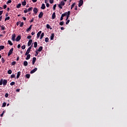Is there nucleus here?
<instances>
[{"mask_svg":"<svg viewBox=\"0 0 127 127\" xmlns=\"http://www.w3.org/2000/svg\"><path fill=\"white\" fill-rule=\"evenodd\" d=\"M63 17H64V16H63V15L62 14V16H61V19H60V20H63V19H64V18H63Z\"/></svg>","mask_w":127,"mask_h":127,"instance_id":"nucleus-47","label":"nucleus"},{"mask_svg":"<svg viewBox=\"0 0 127 127\" xmlns=\"http://www.w3.org/2000/svg\"><path fill=\"white\" fill-rule=\"evenodd\" d=\"M1 62L2 64H3L4 62H5V60H4V59H3V58H1Z\"/></svg>","mask_w":127,"mask_h":127,"instance_id":"nucleus-41","label":"nucleus"},{"mask_svg":"<svg viewBox=\"0 0 127 127\" xmlns=\"http://www.w3.org/2000/svg\"><path fill=\"white\" fill-rule=\"evenodd\" d=\"M34 34H35V32H32L31 33V35H34Z\"/></svg>","mask_w":127,"mask_h":127,"instance_id":"nucleus-64","label":"nucleus"},{"mask_svg":"<svg viewBox=\"0 0 127 127\" xmlns=\"http://www.w3.org/2000/svg\"><path fill=\"white\" fill-rule=\"evenodd\" d=\"M45 7H46V6H45V4L43 3V4H42L41 7V9H45Z\"/></svg>","mask_w":127,"mask_h":127,"instance_id":"nucleus-17","label":"nucleus"},{"mask_svg":"<svg viewBox=\"0 0 127 127\" xmlns=\"http://www.w3.org/2000/svg\"><path fill=\"white\" fill-rule=\"evenodd\" d=\"M6 84H7V80L6 79H1L0 80V86L1 85H3V86H6Z\"/></svg>","mask_w":127,"mask_h":127,"instance_id":"nucleus-1","label":"nucleus"},{"mask_svg":"<svg viewBox=\"0 0 127 127\" xmlns=\"http://www.w3.org/2000/svg\"><path fill=\"white\" fill-rule=\"evenodd\" d=\"M30 30H31V29L29 27L26 29L27 32H28V31H30Z\"/></svg>","mask_w":127,"mask_h":127,"instance_id":"nucleus-48","label":"nucleus"},{"mask_svg":"<svg viewBox=\"0 0 127 127\" xmlns=\"http://www.w3.org/2000/svg\"><path fill=\"white\" fill-rule=\"evenodd\" d=\"M11 0H8L7 2H6V4H8V3H11Z\"/></svg>","mask_w":127,"mask_h":127,"instance_id":"nucleus-42","label":"nucleus"},{"mask_svg":"<svg viewBox=\"0 0 127 127\" xmlns=\"http://www.w3.org/2000/svg\"><path fill=\"white\" fill-rule=\"evenodd\" d=\"M26 56H27L25 58L26 60H29V59H30V54H28L27 55H26Z\"/></svg>","mask_w":127,"mask_h":127,"instance_id":"nucleus-13","label":"nucleus"},{"mask_svg":"<svg viewBox=\"0 0 127 127\" xmlns=\"http://www.w3.org/2000/svg\"><path fill=\"white\" fill-rule=\"evenodd\" d=\"M50 3H53V2H54V0H50Z\"/></svg>","mask_w":127,"mask_h":127,"instance_id":"nucleus-53","label":"nucleus"},{"mask_svg":"<svg viewBox=\"0 0 127 127\" xmlns=\"http://www.w3.org/2000/svg\"><path fill=\"white\" fill-rule=\"evenodd\" d=\"M70 13H71V12L70 11H67L66 20H68V19L69 18V17H70Z\"/></svg>","mask_w":127,"mask_h":127,"instance_id":"nucleus-8","label":"nucleus"},{"mask_svg":"<svg viewBox=\"0 0 127 127\" xmlns=\"http://www.w3.org/2000/svg\"><path fill=\"white\" fill-rule=\"evenodd\" d=\"M42 32V31H40L37 34V38H39V36H40V34H41V33Z\"/></svg>","mask_w":127,"mask_h":127,"instance_id":"nucleus-15","label":"nucleus"},{"mask_svg":"<svg viewBox=\"0 0 127 127\" xmlns=\"http://www.w3.org/2000/svg\"><path fill=\"white\" fill-rule=\"evenodd\" d=\"M5 98H7V97H8V93H5Z\"/></svg>","mask_w":127,"mask_h":127,"instance_id":"nucleus-54","label":"nucleus"},{"mask_svg":"<svg viewBox=\"0 0 127 127\" xmlns=\"http://www.w3.org/2000/svg\"><path fill=\"white\" fill-rule=\"evenodd\" d=\"M12 53H13V48H12L9 50V52L8 53L7 56H10V55H11V54H12Z\"/></svg>","mask_w":127,"mask_h":127,"instance_id":"nucleus-3","label":"nucleus"},{"mask_svg":"<svg viewBox=\"0 0 127 127\" xmlns=\"http://www.w3.org/2000/svg\"><path fill=\"white\" fill-rule=\"evenodd\" d=\"M83 3H84V1L83 0H80L78 4L79 7H81L83 5Z\"/></svg>","mask_w":127,"mask_h":127,"instance_id":"nucleus-4","label":"nucleus"},{"mask_svg":"<svg viewBox=\"0 0 127 127\" xmlns=\"http://www.w3.org/2000/svg\"><path fill=\"white\" fill-rule=\"evenodd\" d=\"M20 75H21V71H18L17 72V76H16L17 79H18V78H19Z\"/></svg>","mask_w":127,"mask_h":127,"instance_id":"nucleus-12","label":"nucleus"},{"mask_svg":"<svg viewBox=\"0 0 127 127\" xmlns=\"http://www.w3.org/2000/svg\"><path fill=\"white\" fill-rule=\"evenodd\" d=\"M24 13H26L28 12L27 9H25V10H24Z\"/></svg>","mask_w":127,"mask_h":127,"instance_id":"nucleus-50","label":"nucleus"},{"mask_svg":"<svg viewBox=\"0 0 127 127\" xmlns=\"http://www.w3.org/2000/svg\"><path fill=\"white\" fill-rule=\"evenodd\" d=\"M23 24H24L23 22H21V24H20V27H22V26H23Z\"/></svg>","mask_w":127,"mask_h":127,"instance_id":"nucleus-43","label":"nucleus"},{"mask_svg":"<svg viewBox=\"0 0 127 127\" xmlns=\"http://www.w3.org/2000/svg\"><path fill=\"white\" fill-rule=\"evenodd\" d=\"M7 73L8 74H11V73H12V71H11V69H9V70H8Z\"/></svg>","mask_w":127,"mask_h":127,"instance_id":"nucleus-39","label":"nucleus"},{"mask_svg":"<svg viewBox=\"0 0 127 127\" xmlns=\"http://www.w3.org/2000/svg\"><path fill=\"white\" fill-rule=\"evenodd\" d=\"M45 41V42H49V39L48 37L46 38Z\"/></svg>","mask_w":127,"mask_h":127,"instance_id":"nucleus-34","label":"nucleus"},{"mask_svg":"<svg viewBox=\"0 0 127 127\" xmlns=\"http://www.w3.org/2000/svg\"><path fill=\"white\" fill-rule=\"evenodd\" d=\"M54 39V33H52L51 36V40H53Z\"/></svg>","mask_w":127,"mask_h":127,"instance_id":"nucleus-21","label":"nucleus"},{"mask_svg":"<svg viewBox=\"0 0 127 127\" xmlns=\"http://www.w3.org/2000/svg\"><path fill=\"white\" fill-rule=\"evenodd\" d=\"M64 5H65V2L64 1H62L60 4H59L58 6L59 8H61V9H62Z\"/></svg>","mask_w":127,"mask_h":127,"instance_id":"nucleus-2","label":"nucleus"},{"mask_svg":"<svg viewBox=\"0 0 127 127\" xmlns=\"http://www.w3.org/2000/svg\"><path fill=\"white\" fill-rule=\"evenodd\" d=\"M15 64H16V62H12L11 63V65H12V66H14Z\"/></svg>","mask_w":127,"mask_h":127,"instance_id":"nucleus-40","label":"nucleus"},{"mask_svg":"<svg viewBox=\"0 0 127 127\" xmlns=\"http://www.w3.org/2000/svg\"><path fill=\"white\" fill-rule=\"evenodd\" d=\"M3 114H4V111H3L2 113L0 115V117H3Z\"/></svg>","mask_w":127,"mask_h":127,"instance_id":"nucleus-57","label":"nucleus"},{"mask_svg":"<svg viewBox=\"0 0 127 127\" xmlns=\"http://www.w3.org/2000/svg\"><path fill=\"white\" fill-rule=\"evenodd\" d=\"M44 36V33H42L41 35L40 39H42V38H43Z\"/></svg>","mask_w":127,"mask_h":127,"instance_id":"nucleus-31","label":"nucleus"},{"mask_svg":"<svg viewBox=\"0 0 127 127\" xmlns=\"http://www.w3.org/2000/svg\"><path fill=\"white\" fill-rule=\"evenodd\" d=\"M20 21H19V22H17V23H16V25L17 26H18V25H19V23H20Z\"/></svg>","mask_w":127,"mask_h":127,"instance_id":"nucleus-58","label":"nucleus"},{"mask_svg":"<svg viewBox=\"0 0 127 127\" xmlns=\"http://www.w3.org/2000/svg\"><path fill=\"white\" fill-rule=\"evenodd\" d=\"M57 6V4H55L54 6H53V9L54 10H55V9H56V7Z\"/></svg>","mask_w":127,"mask_h":127,"instance_id":"nucleus-37","label":"nucleus"},{"mask_svg":"<svg viewBox=\"0 0 127 127\" xmlns=\"http://www.w3.org/2000/svg\"><path fill=\"white\" fill-rule=\"evenodd\" d=\"M21 6V3H19L17 5L16 8H20V7Z\"/></svg>","mask_w":127,"mask_h":127,"instance_id":"nucleus-24","label":"nucleus"},{"mask_svg":"<svg viewBox=\"0 0 127 127\" xmlns=\"http://www.w3.org/2000/svg\"><path fill=\"white\" fill-rule=\"evenodd\" d=\"M3 13V10L0 11V16Z\"/></svg>","mask_w":127,"mask_h":127,"instance_id":"nucleus-55","label":"nucleus"},{"mask_svg":"<svg viewBox=\"0 0 127 127\" xmlns=\"http://www.w3.org/2000/svg\"><path fill=\"white\" fill-rule=\"evenodd\" d=\"M33 11L34 13H35V14H37V13L38 12V9L36 7H34Z\"/></svg>","mask_w":127,"mask_h":127,"instance_id":"nucleus-5","label":"nucleus"},{"mask_svg":"<svg viewBox=\"0 0 127 127\" xmlns=\"http://www.w3.org/2000/svg\"><path fill=\"white\" fill-rule=\"evenodd\" d=\"M36 61V58L35 57L33 58V60H32L33 65L34 64V63H35Z\"/></svg>","mask_w":127,"mask_h":127,"instance_id":"nucleus-16","label":"nucleus"},{"mask_svg":"<svg viewBox=\"0 0 127 127\" xmlns=\"http://www.w3.org/2000/svg\"><path fill=\"white\" fill-rule=\"evenodd\" d=\"M38 17L39 18H42V17H43V12L41 11L40 12Z\"/></svg>","mask_w":127,"mask_h":127,"instance_id":"nucleus-6","label":"nucleus"},{"mask_svg":"<svg viewBox=\"0 0 127 127\" xmlns=\"http://www.w3.org/2000/svg\"><path fill=\"white\" fill-rule=\"evenodd\" d=\"M0 27H1V30H4L5 27L3 25H0Z\"/></svg>","mask_w":127,"mask_h":127,"instance_id":"nucleus-19","label":"nucleus"},{"mask_svg":"<svg viewBox=\"0 0 127 127\" xmlns=\"http://www.w3.org/2000/svg\"><path fill=\"white\" fill-rule=\"evenodd\" d=\"M10 85L11 86H13L14 85H15V82H14V81H12V82H11V83H10Z\"/></svg>","mask_w":127,"mask_h":127,"instance_id":"nucleus-35","label":"nucleus"},{"mask_svg":"<svg viewBox=\"0 0 127 127\" xmlns=\"http://www.w3.org/2000/svg\"><path fill=\"white\" fill-rule=\"evenodd\" d=\"M64 24V21H61L60 23V25H63Z\"/></svg>","mask_w":127,"mask_h":127,"instance_id":"nucleus-44","label":"nucleus"},{"mask_svg":"<svg viewBox=\"0 0 127 127\" xmlns=\"http://www.w3.org/2000/svg\"><path fill=\"white\" fill-rule=\"evenodd\" d=\"M33 9V7H31L29 8H28L27 9L28 11H32V10Z\"/></svg>","mask_w":127,"mask_h":127,"instance_id":"nucleus-27","label":"nucleus"},{"mask_svg":"<svg viewBox=\"0 0 127 127\" xmlns=\"http://www.w3.org/2000/svg\"><path fill=\"white\" fill-rule=\"evenodd\" d=\"M22 5H26V1H24L23 2H22Z\"/></svg>","mask_w":127,"mask_h":127,"instance_id":"nucleus-32","label":"nucleus"},{"mask_svg":"<svg viewBox=\"0 0 127 127\" xmlns=\"http://www.w3.org/2000/svg\"><path fill=\"white\" fill-rule=\"evenodd\" d=\"M76 5V3L74 2L73 3L72 5H71V9H72L73 8V7H74V6H75V5Z\"/></svg>","mask_w":127,"mask_h":127,"instance_id":"nucleus-29","label":"nucleus"},{"mask_svg":"<svg viewBox=\"0 0 127 127\" xmlns=\"http://www.w3.org/2000/svg\"><path fill=\"white\" fill-rule=\"evenodd\" d=\"M77 9H78V6L77 5L75 6L74 9H75V10H77Z\"/></svg>","mask_w":127,"mask_h":127,"instance_id":"nucleus-60","label":"nucleus"},{"mask_svg":"<svg viewBox=\"0 0 127 127\" xmlns=\"http://www.w3.org/2000/svg\"><path fill=\"white\" fill-rule=\"evenodd\" d=\"M7 7V6L6 4H5V5H3V8H4V9L6 8Z\"/></svg>","mask_w":127,"mask_h":127,"instance_id":"nucleus-59","label":"nucleus"},{"mask_svg":"<svg viewBox=\"0 0 127 127\" xmlns=\"http://www.w3.org/2000/svg\"><path fill=\"white\" fill-rule=\"evenodd\" d=\"M69 22H70V20H67L66 23H65V24H69Z\"/></svg>","mask_w":127,"mask_h":127,"instance_id":"nucleus-49","label":"nucleus"},{"mask_svg":"<svg viewBox=\"0 0 127 127\" xmlns=\"http://www.w3.org/2000/svg\"><path fill=\"white\" fill-rule=\"evenodd\" d=\"M39 53V52L37 51V50L36 51V54H35V56H37Z\"/></svg>","mask_w":127,"mask_h":127,"instance_id":"nucleus-38","label":"nucleus"},{"mask_svg":"<svg viewBox=\"0 0 127 127\" xmlns=\"http://www.w3.org/2000/svg\"><path fill=\"white\" fill-rule=\"evenodd\" d=\"M9 19H10V17L9 16H8L5 18V21H6V20H9Z\"/></svg>","mask_w":127,"mask_h":127,"instance_id":"nucleus-36","label":"nucleus"},{"mask_svg":"<svg viewBox=\"0 0 127 127\" xmlns=\"http://www.w3.org/2000/svg\"><path fill=\"white\" fill-rule=\"evenodd\" d=\"M31 37H32V36H31V35L28 36H27V39H30V38H31Z\"/></svg>","mask_w":127,"mask_h":127,"instance_id":"nucleus-52","label":"nucleus"},{"mask_svg":"<svg viewBox=\"0 0 127 127\" xmlns=\"http://www.w3.org/2000/svg\"><path fill=\"white\" fill-rule=\"evenodd\" d=\"M4 49V46H0V51Z\"/></svg>","mask_w":127,"mask_h":127,"instance_id":"nucleus-26","label":"nucleus"},{"mask_svg":"<svg viewBox=\"0 0 127 127\" xmlns=\"http://www.w3.org/2000/svg\"><path fill=\"white\" fill-rule=\"evenodd\" d=\"M34 19V18H33L32 19H31L30 21V22H33Z\"/></svg>","mask_w":127,"mask_h":127,"instance_id":"nucleus-61","label":"nucleus"},{"mask_svg":"<svg viewBox=\"0 0 127 127\" xmlns=\"http://www.w3.org/2000/svg\"><path fill=\"white\" fill-rule=\"evenodd\" d=\"M11 40L12 41H15V34H13L12 35Z\"/></svg>","mask_w":127,"mask_h":127,"instance_id":"nucleus-10","label":"nucleus"},{"mask_svg":"<svg viewBox=\"0 0 127 127\" xmlns=\"http://www.w3.org/2000/svg\"><path fill=\"white\" fill-rule=\"evenodd\" d=\"M26 77H27V79H29V78H30V74H26Z\"/></svg>","mask_w":127,"mask_h":127,"instance_id":"nucleus-28","label":"nucleus"},{"mask_svg":"<svg viewBox=\"0 0 127 127\" xmlns=\"http://www.w3.org/2000/svg\"><path fill=\"white\" fill-rule=\"evenodd\" d=\"M25 48V45H24L21 47V49L23 50H24Z\"/></svg>","mask_w":127,"mask_h":127,"instance_id":"nucleus-51","label":"nucleus"},{"mask_svg":"<svg viewBox=\"0 0 127 127\" xmlns=\"http://www.w3.org/2000/svg\"><path fill=\"white\" fill-rule=\"evenodd\" d=\"M24 66H27L28 65V63H27V61H25L23 63Z\"/></svg>","mask_w":127,"mask_h":127,"instance_id":"nucleus-23","label":"nucleus"},{"mask_svg":"<svg viewBox=\"0 0 127 127\" xmlns=\"http://www.w3.org/2000/svg\"><path fill=\"white\" fill-rule=\"evenodd\" d=\"M5 106H6V103L4 102V103H3V104H2V107H5Z\"/></svg>","mask_w":127,"mask_h":127,"instance_id":"nucleus-45","label":"nucleus"},{"mask_svg":"<svg viewBox=\"0 0 127 127\" xmlns=\"http://www.w3.org/2000/svg\"><path fill=\"white\" fill-rule=\"evenodd\" d=\"M8 44H9V45H10L11 46H12V45H13V44L12 43V42H11V41H10V40H8Z\"/></svg>","mask_w":127,"mask_h":127,"instance_id":"nucleus-22","label":"nucleus"},{"mask_svg":"<svg viewBox=\"0 0 127 127\" xmlns=\"http://www.w3.org/2000/svg\"><path fill=\"white\" fill-rule=\"evenodd\" d=\"M31 43H32V40H30L28 43V46H30Z\"/></svg>","mask_w":127,"mask_h":127,"instance_id":"nucleus-18","label":"nucleus"},{"mask_svg":"<svg viewBox=\"0 0 127 127\" xmlns=\"http://www.w3.org/2000/svg\"><path fill=\"white\" fill-rule=\"evenodd\" d=\"M56 17V13L55 12H53L52 16V19H55V18Z\"/></svg>","mask_w":127,"mask_h":127,"instance_id":"nucleus-9","label":"nucleus"},{"mask_svg":"<svg viewBox=\"0 0 127 127\" xmlns=\"http://www.w3.org/2000/svg\"><path fill=\"white\" fill-rule=\"evenodd\" d=\"M37 71V67H35L34 69L30 71L31 74H33V73H35Z\"/></svg>","mask_w":127,"mask_h":127,"instance_id":"nucleus-7","label":"nucleus"},{"mask_svg":"<svg viewBox=\"0 0 127 127\" xmlns=\"http://www.w3.org/2000/svg\"><path fill=\"white\" fill-rule=\"evenodd\" d=\"M50 6V5L49 4V3H47L46 4V6H47V7H49Z\"/></svg>","mask_w":127,"mask_h":127,"instance_id":"nucleus-56","label":"nucleus"},{"mask_svg":"<svg viewBox=\"0 0 127 127\" xmlns=\"http://www.w3.org/2000/svg\"><path fill=\"white\" fill-rule=\"evenodd\" d=\"M46 27H47V28H48V29L50 28V29H52V28H50V24H47Z\"/></svg>","mask_w":127,"mask_h":127,"instance_id":"nucleus-33","label":"nucleus"},{"mask_svg":"<svg viewBox=\"0 0 127 127\" xmlns=\"http://www.w3.org/2000/svg\"><path fill=\"white\" fill-rule=\"evenodd\" d=\"M10 77L12 79V78H15V74H11Z\"/></svg>","mask_w":127,"mask_h":127,"instance_id":"nucleus-46","label":"nucleus"},{"mask_svg":"<svg viewBox=\"0 0 127 127\" xmlns=\"http://www.w3.org/2000/svg\"><path fill=\"white\" fill-rule=\"evenodd\" d=\"M42 49H43V47L42 46H40L38 50H37V51H38L39 52H41V51H42Z\"/></svg>","mask_w":127,"mask_h":127,"instance_id":"nucleus-14","label":"nucleus"},{"mask_svg":"<svg viewBox=\"0 0 127 127\" xmlns=\"http://www.w3.org/2000/svg\"><path fill=\"white\" fill-rule=\"evenodd\" d=\"M68 14V12H65L64 13L62 14L63 16H66Z\"/></svg>","mask_w":127,"mask_h":127,"instance_id":"nucleus-30","label":"nucleus"},{"mask_svg":"<svg viewBox=\"0 0 127 127\" xmlns=\"http://www.w3.org/2000/svg\"><path fill=\"white\" fill-rule=\"evenodd\" d=\"M34 47L36 48L37 47V42H35L34 43Z\"/></svg>","mask_w":127,"mask_h":127,"instance_id":"nucleus-25","label":"nucleus"},{"mask_svg":"<svg viewBox=\"0 0 127 127\" xmlns=\"http://www.w3.org/2000/svg\"><path fill=\"white\" fill-rule=\"evenodd\" d=\"M23 20H24L25 21H26V18L25 17H23Z\"/></svg>","mask_w":127,"mask_h":127,"instance_id":"nucleus-63","label":"nucleus"},{"mask_svg":"<svg viewBox=\"0 0 127 127\" xmlns=\"http://www.w3.org/2000/svg\"><path fill=\"white\" fill-rule=\"evenodd\" d=\"M20 39H21V36H18L15 40L17 41V42H18L19 41V40H20Z\"/></svg>","mask_w":127,"mask_h":127,"instance_id":"nucleus-11","label":"nucleus"},{"mask_svg":"<svg viewBox=\"0 0 127 127\" xmlns=\"http://www.w3.org/2000/svg\"><path fill=\"white\" fill-rule=\"evenodd\" d=\"M21 46L20 45V44H18L17 46V48H20Z\"/></svg>","mask_w":127,"mask_h":127,"instance_id":"nucleus-62","label":"nucleus"},{"mask_svg":"<svg viewBox=\"0 0 127 127\" xmlns=\"http://www.w3.org/2000/svg\"><path fill=\"white\" fill-rule=\"evenodd\" d=\"M30 53V50H28V49L27 50L25 54V55H27L28 54H29Z\"/></svg>","mask_w":127,"mask_h":127,"instance_id":"nucleus-20","label":"nucleus"}]
</instances>
